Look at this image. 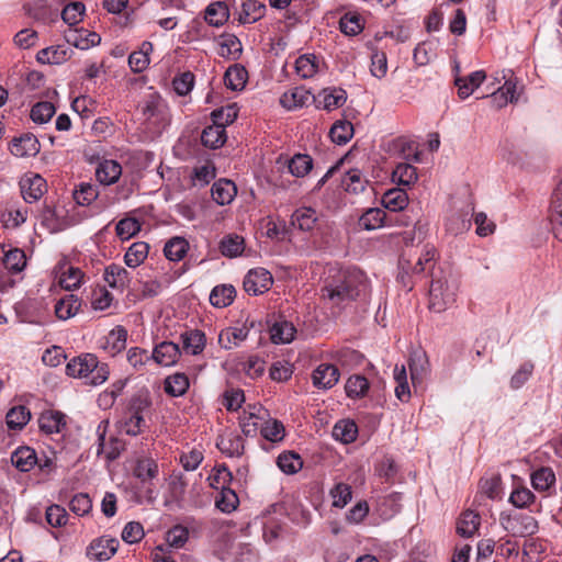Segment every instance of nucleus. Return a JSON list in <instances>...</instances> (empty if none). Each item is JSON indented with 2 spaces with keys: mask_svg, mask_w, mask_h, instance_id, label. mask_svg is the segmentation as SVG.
<instances>
[{
  "mask_svg": "<svg viewBox=\"0 0 562 562\" xmlns=\"http://www.w3.org/2000/svg\"><path fill=\"white\" fill-rule=\"evenodd\" d=\"M366 274L356 268L338 270L322 289V295L330 304L340 306L356 300L368 290Z\"/></svg>",
  "mask_w": 562,
  "mask_h": 562,
  "instance_id": "1",
  "label": "nucleus"
},
{
  "mask_svg": "<svg viewBox=\"0 0 562 562\" xmlns=\"http://www.w3.org/2000/svg\"><path fill=\"white\" fill-rule=\"evenodd\" d=\"M153 402L148 390L142 389L127 401L121 429L128 436H137L147 427L146 416L149 414Z\"/></svg>",
  "mask_w": 562,
  "mask_h": 562,
  "instance_id": "2",
  "label": "nucleus"
},
{
  "mask_svg": "<svg viewBox=\"0 0 562 562\" xmlns=\"http://www.w3.org/2000/svg\"><path fill=\"white\" fill-rule=\"evenodd\" d=\"M66 374L75 379H83L88 385H100L109 378V368L100 363L92 353H82L74 357L66 366Z\"/></svg>",
  "mask_w": 562,
  "mask_h": 562,
  "instance_id": "3",
  "label": "nucleus"
},
{
  "mask_svg": "<svg viewBox=\"0 0 562 562\" xmlns=\"http://www.w3.org/2000/svg\"><path fill=\"white\" fill-rule=\"evenodd\" d=\"M458 291V283L451 276L435 277L429 289V308L441 313L449 308L454 302Z\"/></svg>",
  "mask_w": 562,
  "mask_h": 562,
  "instance_id": "4",
  "label": "nucleus"
},
{
  "mask_svg": "<svg viewBox=\"0 0 562 562\" xmlns=\"http://www.w3.org/2000/svg\"><path fill=\"white\" fill-rule=\"evenodd\" d=\"M499 524L513 537L532 536L539 529L535 517L519 513H501Z\"/></svg>",
  "mask_w": 562,
  "mask_h": 562,
  "instance_id": "5",
  "label": "nucleus"
},
{
  "mask_svg": "<svg viewBox=\"0 0 562 562\" xmlns=\"http://www.w3.org/2000/svg\"><path fill=\"white\" fill-rule=\"evenodd\" d=\"M436 256L434 246L425 245L419 254H404L400 259L401 271L405 274H422L430 266Z\"/></svg>",
  "mask_w": 562,
  "mask_h": 562,
  "instance_id": "6",
  "label": "nucleus"
},
{
  "mask_svg": "<svg viewBox=\"0 0 562 562\" xmlns=\"http://www.w3.org/2000/svg\"><path fill=\"white\" fill-rule=\"evenodd\" d=\"M224 113L225 111L223 109L212 112L213 124L206 126L201 134V142L205 147L216 149L225 144L227 135L222 121Z\"/></svg>",
  "mask_w": 562,
  "mask_h": 562,
  "instance_id": "7",
  "label": "nucleus"
},
{
  "mask_svg": "<svg viewBox=\"0 0 562 562\" xmlns=\"http://www.w3.org/2000/svg\"><path fill=\"white\" fill-rule=\"evenodd\" d=\"M119 540L102 536L93 539L86 549V557L92 562L110 560L119 549Z\"/></svg>",
  "mask_w": 562,
  "mask_h": 562,
  "instance_id": "8",
  "label": "nucleus"
},
{
  "mask_svg": "<svg viewBox=\"0 0 562 562\" xmlns=\"http://www.w3.org/2000/svg\"><path fill=\"white\" fill-rule=\"evenodd\" d=\"M273 278L270 271L265 268H255L247 272L244 278V290L250 295H259L270 290Z\"/></svg>",
  "mask_w": 562,
  "mask_h": 562,
  "instance_id": "9",
  "label": "nucleus"
},
{
  "mask_svg": "<svg viewBox=\"0 0 562 562\" xmlns=\"http://www.w3.org/2000/svg\"><path fill=\"white\" fill-rule=\"evenodd\" d=\"M20 189L23 200L26 203H34L45 193L46 181L40 175L25 176L20 181Z\"/></svg>",
  "mask_w": 562,
  "mask_h": 562,
  "instance_id": "10",
  "label": "nucleus"
},
{
  "mask_svg": "<svg viewBox=\"0 0 562 562\" xmlns=\"http://www.w3.org/2000/svg\"><path fill=\"white\" fill-rule=\"evenodd\" d=\"M503 78L506 79L505 83L491 94L492 103L497 109L518 101L517 83L513 76L506 78L504 75Z\"/></svg>",
  "mask_w": 562,
  "mask_h": 562,
  "instance_id": "11",
  "label": "nucleus"
},
{
  "mask_svg": "<svg viewBox=\"0 0 562 562\" xmlns=\"http://www.w3.org/2000/svg\"><path fill=\"white\" fill-rule=\"evenodd\" d=\"M312 379L316 387L328 390L338 382L339 370L334 364L323 363L314 370Z\"/></svg>",
  "mask_w": 562,
  "mask_h": 562,
  "instance_id": "12",
  "label": "nucleus"
},
{
  "mask_svg": "<svg viewBox=\"0 0 562 562\" xmlns=\"http://www.w3.org/2000/svg\"><path fill=\"white\" fill-rule=\"evenodd\" d=\"M10 151L15 157H33L40 151V143L32 134H25L12 140Z\"/></svg>",
  "mask_w": 562,
  "mask_h": 562,
  "instance_id": "13",
  "label": "nucleus"
},
{
  "mask_svg": "<svg viewBox=\"0 0 562 562\" xmlns=\"http://www.w3.org/2000/svg\"><path fill=\"white\" fill-rule=\"evenodd\" d=\"M249 335V328L246 325L227 327L221 330L218 344L222 348L229 350L239 346Z\"/></svg>",
  "mask_w": 562,
  "mask_h": 562,
  "instance_id": "14",
  "label": "nucleus"
},
{
  "mask_svg": "<svg viewBox=\"0 0 562 562\" xmlns=\"http://www.w3.org/2000/svg\"><path fill=\"white\" fill-rule=\"evenodd\" d=\"M72 49L66 45H56L43 48L37 52L36 59L42 64L60 65L68 60Z\"/></svg>",
  "mask_w": 562,
  "mask_h": 562,
  "instance_id": "15",
  "label": "nucleus"
},
{
  "mask_svg": "<svg viewBox=\"0 0 562 562\" xmlns=\"http://www.w3.org/2000/svg\"><path fill=\"white\" fill-rule=\"evenodd\" d=\"M346 100L347 93L344 89L340 88L324 89L315 98L317 106L326 111H331L334 109L342 106Z\"/></svg>",
  "mask_w": 562,
  "mask_h": 562,
  "instance_id": "16",
  "label": "nucleus"
},
{
  "mask_svg": "<svg viewBox=\"0 0 562 562\" xmlns=\"http://www.w3.org/2000/svg\"><path fill=\"white\" fill-rule=\"evenodd\" d=\"M212 199L218 205H227L233 202L237 194L235 183L228 179H220L215 181L211 189Z\"/></svg>",
  "mask_w": 562,
  "mask_h": 562,
  "instance_id": "17",
  "label": "nucleus"
},
{
  "mask_svg": "<svg viewBox=\"0 0 562 562\" xmlns=\"http://www.w3.org/2000/svg\"><path fill=\"white\" fill-rule=\"evenodd\" d=\"M180 356L179 346L171 341H162L155 347L151 358L160 366L169 367L177 362Z\"/></svg>",
  "mask_w": 562,
  "mask_h": 562,
  "instance_id": "18",
  "label": "nucleus"
},
{
  "mask_svg": "<svg viewBox=\"0 0 562 562\" xmlns=\"http://www.w3.org/2000/svg\"><path fill=\"white\" fill-rule=\"evenodd\" d=\"M318 221L316 210L307 206L296 209L291 216V225L302 232H311Z\"/></svg>",
  "mask_w": 562,
  "mask_h": 562,
  "instance_id": "19",
  "label": "nucleus"
},
{
  "mask_svg": "<svg viewBox=\"0 0 562 562\" xmlns=\"http://www.w3.org/2000/svg\"><path fill=\"white\" fill-rule=\"evenodd\" d=\"M486 75L483 70H476L467 77H457L454 85L458 88V94L461 99H467L485 80Z\"/></svg>",
  "mask_w": 562,
  "mask_h": 562,
  "instance_id": "20",
  "label": "nucleus"
},
{
  "mask_svg": "<svg viewBox=\"0 0 562 562\" xmlns=\"http://www.w3.org/2000/svg\"><path fill=\"white\" fill-rule=\"evenodd\" d=\"M122 175L121 165L112 159L101 161L95 170L97 180L104 186L115 183Z\"/></svg>",
  "mask_w": 562,
  "mask_h": 562,
  "instance_id": "21",
  "label": "nucleus"
},
{
  "mask_svg": "<svg viewBox=\"0 0 562 562\" xmlns=\"http://www.w3.org/2000/svg\"><path fill=\"white\" fill-rule=\"evenodd\" d=\"M104 280L110 288L123 291L128 286L131 278L130 272L125 268L112 263L104 270Z\"/></svg>",
  "mask_w": 562,
  "mask_h": 562,
  "instance_id": "22",
  "label": "nucleus"
},
{
  "mask_svg": "<svg viewBox=\"0 0 562 562\" xmlns=\"http://www.w3.org/2000/svg\"><path fill=\"white\" fill-rule=\"evenodd\" d=\"M159 474L157 461L151 457H142L134 468V475L143 483H149Z\"/></svg>",
  "mask_w": 562,
  "mask_h": 562,
  "instance_id": "23",
  "label": "nucleus"
},
{
  "mask_svg": "<svg viewBox=\"0 0 562 562\" xmlns=\"http://www.w3.org/2000/svg\"><path fill=\"white\" fill-rule=\"evenodd\" d=\"M12 464L22 472H27L38 463L34 449L30 447H19L11 456Z\"/></svg>",
  "mask_w": 562,
  "mask_h": 562,
  "instance_id": "24",
  "label": "nucleus"
},
{
  "mask_svg": "<svg viewBox=\"0 0 562 562\" xmlns=\"http://www.w3.org/2000/svg\"><path fill=\"white\" fill-rule=\"evenodd\" d=\"M182 349L188 355L201 353L206 344V338L203 331L193 329L188 330L181 335Z\"/></svg>",
  "mask_w": 562,
  "mask_h": 562,
  "instance_id": "25",
  "label": "nucleus"
},
{
  "mask_svg": "<svg viewBox=\"0 0 562 562\" xmlns=\"http://www.w3.org/2000/svg\"><path fill=\"white\" fill-rule=\"evenodd\" d=\"M311 97L310 91L302 87H296L285 91L280 98V103L286 110H294L304 106Z\"/></svg>",
  "mask_w": 562,
  "mask_h": 562,
  "instance_id": "26",
  "label": "nucleus"
},
{
  "mask_svg": "<svg viewBox=\"0 0 562 562\" xmlns=\"http://www.w3.org/2000/svg\"><path fill=\"white\" fill-rule=\"evenodd\" d=\"M80 306L81 302L75 294H67L56 302L55 315L61 321H67L79 312Z\"/></svg>",
  "mask_w": 562,
  "mask_h": 562,
  "instance_id": "27",
  "label": "nucleus"
},
{
  "mask_svg": "<svg viewBox=\"0 0 562 562\" xmlns=\"http://www.w3.org/2000/svg\"><path fill=\"white\" fill-rule=\"evenodd\" d=\"M296 329L291 322L281 319L270 327V338L273 344H289L294 339Z\"/></svg>",
  "mask_w": 562,
  "mask_h": 562,
  "instance_id": "28",
  "label": "nucleus"
},
{
  "mask_svg": "<svg viewBox=\"0 0 562 562\" xmlns=\"http://www.w3.org/2000/svg\"><path fill=\"white\" fill-rule=\"evenodd\" d=\"M382 204L392 212H398L407 206L408 195L404 189L393 188L383 194Z\"/></svg>",
  "mask_w": 562,
  "mask_h": 562,
  "instance_id": "29",
  "label": "nucleus"
},
{
  "mask_svg": "<svg viewBox=\"0 0 562 562\" xmlns=\"http://www.w3.org/2000/svg\"><path fill=\"white\" fill-rule=\"evenodd\" d=\"M248 79V72L241 65L229 66L225 72L224 81L228 89L233 91L241 90Z\"/></svg>",
  "mask_w": 562,
  "mask_h": 562,
  "instance_id": "30",
  "label": "nucleus"
},
{
  "mask_svg": "<svg viewBox=\"0 0 562 562\" xmlns=\"http://www.w3.org/2000/svg\"><path fill=\"white\" fill-rule=\"evenodd\" d=\"M153 44L148 41L142 43L139 50L133 52L128 57V65L134 72L144 71L149 65V54L153 52Z\"/></svg>",
  "mask_w": 562,
  "mask_h": 562,
  "instance_id": "31",
  "label": "nucleus"
},
{
  "mask_svg": "<svg viewBox=\"0 0 562 562\" xmlns=\"http://www.w3.org/2000/svg\"><path fill=\"white\" fill-rule=\"evenodd\" d=\"M550 221L555 235L562 238V181L558 184L552 195Z\"/></svg>",
  "mask_w": 562,
  "mask_h": 562,
  "instance_id": "32",
  "label": "nucleus"
},
{
  "mask_svg": "<svg viewBox=\"0 0 562 562\" xmlns=\"http://www.w3.org/2000/svg\"><path fill=\"white\" fill-rule=\"evenodd\" d=\"M38 425L45 434H57L66 426V422L61 413L50 411L40 416Z\"/></svg>",
  "mask_w": 562,
  "mask_h": 562,
  "instance_id": "33",
  "label": "nucleus"
},
{
  "mask_svg": "<svg viewBox=\"0 0 562 562\" xmlns=\"http://www.w3.org/2000/svg\"><path fill=\"white\" fill-rule=\"evenodd\" d=\"M236 291L231 284H221L213 288L210 294V303L218 308H223L233 303Z\"/></svg>",
  "mask_w": 562,
  "mask_h": 562,
  "instance_id": "34",
  "label": "nucleus"
},
{
  "mask_svg": "<svg viewBox=\"0 0 562 562\" xmlns=\"http://www.w3.org/2000/svg\"><path fill=\"white\" fill-rule=\"evenodd\" d=\"M266 5L258 0H246L241 4L239 13L240 23H254L265 15Z\"/></svg>",
  "mask_w": 562,
  "mask_h": 562,
  "instance_id": "35",
  "label": "nucleus"
},
{
  "mask_svg": "<svg viewBox=\"0 0 562 562\" xmlns=\"http://www.w3.org/2000/svg\"><path fill=\"white\" fill-rule=\"evenodd\" d=\"M417 179V169L409 164L401 162L392 172V181L398 186L411 187Z\"/></svg>",
  "mask_w": 562,
  "mask_h": 562,
  "instance_id": "36",
  "label": "nucleus"
},
{
  "mask_svg": "<svg viewBox=\"0 0 562 562\" xmlns=\"http://www.w3.org/2000/svg\"><path fill=\"white\" fill-rule=\"evenodd\" d=\"M126 339V329L122 326H117L108 334L104 349L108 350L111 356H115L125 348Z\"/></svg>",
  "mask_w": 562,
  "mask_h": 562,
  "instance_id": "37",
  "label": "nucleus"
},
{
  "mask_svg": "<svg viewBox=\"0 0 562 562\" xmlns=\"http://www.w3.org/2000/svg\"><path fill=\"white\" fill-rule=\"evenodd\" d=\"M60 270L59 284L63 289L71 291L80 286L83 273L79 268L65 265Z\"/></svg>",
  "mask_w": 562,
  "mask_h": 562,
  "instance_id": "38",
  "label": "nucleus"
},
{
  "mask_svg": "<svg viewBox=\"0 0 562 562\" xmlns=\"http://www.w3.org/2000/svg\"><path fill=\"white\" fill-rule=\"evenodd\" d=\"M393 376L396 382L395 396L403 403L411 398V389L407 380V372L404 364H396L393 371Z\"/></svg>",
  "mask_w": 562,
  "mask_h": 562,
  "instance_id": "39",
  "label": "nucleus"
},
{
  "mask_svg": "<svg viewBox=\"0 0 562 562\" xmlns=\"http://www.w3.org/2000/svg\"><path fill=\"white\" fill-rule=\"evenodd\" d=\"M189 243L183 237H172L170 238L165 247L164 252L167 259L171 261H180L188 252Z\"/></svg>",
  "mask_w": 562,
  "mask_h": 562,
  "instance_id": "40",
  "label": "nucleus"
},
{
  "mask_svg": "<svg viewBox=\"0 0 562 562\" xmlns=\"http://www.w3.org/2000/svg\"><path fill=\"white\" fill-rule=\"evenodd\" d=\"M149 250L148 244L137 241L132 244L124 255V262L130 268H136L147 258Z\"/></svg>",
  "mask_w": 562,
  "mask_h": 562,
  "instance_id": "41",
  "label": "nucleus"
},
{
  "mask_svg": "<svg viewBox=\"0 0 562 562\" xmlns=\"http://www.w3.org/2000/svg\"><path fill=\"white\" fill-rule=\"evenodd\" d=\"M318 67L319 60L314 54L302 55L295 60L296 74L303 79L314 77L318 71Z\"/></svg>",
  "mask_w": 562,
  "mask_h": 562,
  "instance_id": "42",
  "label": "nucleus"
},
{
  "mask_svg": "<svg viewBox=\"0 0 562 562\" xmlns=\"http://www.w3.org/2000/svg\"><path fill=\"white\" fill-rule=\"evenodd\" d=\"M480 516L474 512H464L458 520L457 532L464 538L472 537L479 529Z\"/></svg>",
  "mask_w": 562,
  "mask_h": 562,
  "instance_id": "43",
  "label": "nucleus"
},
{
  "mask_svg": "<svg viewBox=\"0 0 562 562\" xmlns=\"http://www.w3.org/2000/svg\"><path fill=\"white\" fill-rule=\"evenodd\" d=\"M204 19L212 26H222L228 19V8L223 2H213L206 7Z\"/></svg>",
  "mask_w": 562,
  "mask_h": 562,
  "instance_id": "44",
  "label": "nucleus"
},
{
  "mask_svg": "<svg viewBox=\"0 0 562 562\" xmlns=\"http://www.w3.org/2000/svg\"><path fill=\"white\" fill-rule=\"evenodd\" d=\"M357 434L358 427L352 420H339L333 428V437L342 443L353 442Z\"/></svg>",
  "mask_w": 562,
  "mask_h": 562,
  "instance_id": "45",
  "label": "nucleus"
},
{
  "mask_svg": "<svg viewBox=\"0 0 562 562\" xmlns=\"http://www.w3.org/2000/svg\"><path fill=\"white\" fill-rule=\"evenodd\" d=\"M165 392L173 397L183 395L189 389V379L183 373H175L166 378Z\"/></svg>",
  "mask_w": 562,
  "mask_h": 562,
  "instance_id": "46",
  "label": "nucleus"
},
{
  "mask_svg": "<svg viewBox=\"0 0 562 562\" xmlns=\"http://www.w3.org/2000/svg\"><path fill=\"white\" fill-rule=\"evenodd\" d=\"M385 215L382 209H369L360 216L359 225L366 231L378 229L383 226Z\"/></svg>",
  "mask_w": 562,
  "mask_h": 562,
  "instance_id": "47",
  "label": "nucleus"
},
{
  "mask_svg": "<svg viewBox=\"0 0 562 562\" xmlns=\"http://www.w3.org/2000/svg\"><path fill=\"white\" fill-rule=\"evenodd\" d=\"M220 249L223 256L233 258L241 255L245 249V240L243 237L238 235H227L225 236L221 244Z\"/></svg>",
  "mask_w": 562,
  "mask_h": 562,
  "instance_id": "48",
  "label": "nucleus"
},
{
  "mask_svg": "<svg viewBox=\"0 0 562 562\" xmlns=\"http://www.w3.org/2000/svg\"><path fill=\"white\" fill-rule=\"evenodd\" d=\"M260 413H262V408H258L257 412H244L239 417V425L245 436H256L262 420Z\"/></svg>",
  "mask_w": 562,
  "mask_h": 562,
  "instance_id": "49",
  "label": "nucleus"
},
{
  "mask_svg": "<svg viewBox=\"0 0 562 562\" xmlns=\"http://www.w3.org/2000/svg\"><path fill=\"white\" fill-rule=\"evenodd\" d=\"M277 464L283 473L295 474L302 469L303 461H302V458L297 453L289 451V452H282L278 457Z\"/></svg>",
  "mask_w": 562,
  "mask_h": 562,
  "instance_id": "50",
  "label": "nucleus"
},
{
  "mask_svg": "<svg viewBox=\"0 0 562 562\" xmlns=\"http://www.w3.org/2000/svg\"><path fill=\"white\" fill-rule=\"evenodd\" d=\"M30 418L31 413L25 406H15L5 416L7 425L10 429H22Z\"/></svg>",
  "mask_w": 562,
  "mask_h": 562,
  "instance_id": "51",
  "label": "nucleus"
},
{
  "mask_svg": "<svg viewBox=\"0 0 562 562\" xmlns=\"http://www.w3.org/2000/svg\"><path fill=\"white\" fill-rule=\"evenodd\" d=\"M217 447L222 452L228 454L229 457H239L244 452V439L240 436L229 435L227 437H222L217 442Z\"/></svg>",
  "mask_w": 562,
  "mask_h": 562,
  "instance_id": "52",
  "label": "nucleus"
},
{
  "mask_svg": "<svg viewBox=\"0 0 562 562\" xmlns=\"http://www.w3.org/2000/svg\"><path fill=\"white\" fill-rule=\"evenodd\" d=\"M239 504V498L236 492L231 488H224L220 491V496L215 501L216 507L226 514L234 512Z\"/></svg>",
  "mask_w": 562,
  "mask_h": 562,
  "instance_id": "53",
  "label": "nucleus"
},
{
  "mask_svg": "<svg viewBox=\"0 0 562 562\" xmlns=\"http://www.w3.org/2000/svg\"><path fill=\"white\" fill-rule=\"evenodd\" d=\"M352 135L353 126L350 122L347 121L336 122L329 131L331 140L338 145H342L349 142Z\"/></svg>",
  "mask_w": 562,
  "mask_h": 562,
  "instance_id": "54",
  "label": "nucleus"
},
{
  "mask_svg": "<svg viewBox=\"0 0 562 562\" xmlns=\"http://www.w3.org/2000/svg\"><path fill=\"white\" fill-rule=\"evenodd\" d=\"M555 482V474L550 468H540L531 474V484L537 491H547Z\"/></svg>",
  "mask_w": 562,
  "mask_h": 562,
  "instance_id": "55",
  "label": "nucleus"
},
{
  "mask_svg": "<svg viewBox=\"0 0 562 562\" xmlns=\"http://www.w3.org/2000/svg\"><path fill=\"white\" fill-rule=\"evenodd\" d=\"M56 113V108L52 102L42 101L34 104L31 109V119L34 123H47Z\"/></svg>",
  "mask_w": 562,
  "mask_h": 562,
  "instance_id": "56",
  "label": "nucleus"
},
{
  "mask_svg": "<svg viewBox=\"0 0 562 562\" xmlns=\"http://www.w3.org/2000/svg\"><path fill=\"white\" fill-rule=\"evenodd\" d=\"M411 380L413 385L420 384L427 373V360L422 355H415L408 362Z\"/></svg>",
  "mask_w": 562,
  "mask_h": 562,
  "instance_id": "57",
  "label": "nucleus"
},
{
  "mask_svg": "<svg viewBox=\"0 0 562 562\" xmlns=\"http://www.w3.org/2000/svg\"><path fill=\"white\" fill-rule=\"evenodd\" d=\"M345 390L349 397H362L369 390V382L363 375H352L347 380Z\"/></svg>",
  "mask_w": 562,
  "mask_h": 562,
  "instance_id": "58",
  "label": "nucleus"
},
{
  "mask_svg": "<svg viewBox=\"0 0 562 562\" xmlns=\"http://www.w3.org/2000/svg\"><path fill=\"white\" fill-rule=\"evenodd\" d=\"M313 167V160L308 155L297 154L295 155L288 165L289 171L294 177L306 176Z\"/></svg>",
  "mask_w": 562,
  "mask_h": 562,
  "instance_id": "59",
  "label": "nucleus"
},
{
  "mask_svg": "<svg viewBox=\"0 0 562 562\" xmlns=\"http://www.w3.org/2000/svg\"><path fill=\"white\" fill-rule=\"evenodd\" d=\"M471 227V220L468 216L467 213L457 212L452 214L447 223H446V229L452 234V235H459L467 231H469Z\"/></svg>",
  "mask_w": 562,
  "mask_h": 562,
  "instance_id": "60",
  "label": "nucleus"
},
{
  "mask_svg": "<svg viewBox=\"0 0 562 562\" xmlns=\"http://www.w3.org/2000/svg\"><path fill=\"white\" fill-rule=\"evenodd\" d=\"M3 265L12 272H21L26 265L24 251L18 248L10 249L4 254Z\"/></svg>",
  "mask_w": 562,
  "mask_h": 562,
  "instance_id": "61",
  "label": "nucleus"
},
{
  "mask_svg": "<svg viewBox=\"0 0 562 562\" xmlns=\"http://www.w3.org/2000/svg\"><path fill=\"white\" fill-rule=\"evenodd\" d=\"M45 518L49 526L59 528L66 526L68 514L60 505L53 504L46 508Z\"/></svg>",
  "mask_w": 562,
  "mask_h": 562,
  "instance_id": "62",
  "label": "nucleus"
},
{
  "mask_svg": "<svg viewBox=\"0 0 562 562\" xmlns=\"http://www.w3.org/2000/svg\"><path fill=\"white\" fill-rule=\"evenodd\" d=\"M210 486L222 491L223 487H229L233 481V474L226 467H218L214 469V472L209 476Z\"/></svg>",
  "mask_w": 562,
  "mask_h": 562,
  "instance_id": "63",
  "label": "nucleus"
},
{
  "mask_svg": "<svg viewBox=\"0 0 562 562\" xmlns=\"http://www.w3.org/2000/svg\"><path fill=\"white\" fill-rule=\"evenodd\" d=\"M189 540V530L182 525H176L166 533L167 543L176 549L182 548Z\"/></svg>",
  "mask_w": 562,
  "mask_h": 562,
  "instance_id": "64",
  "label": "nucleus"
}]
</instances>
